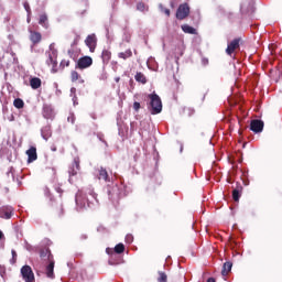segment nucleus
Segmentation results:
<instances>
[{
    "mask_svg": "<svg viewBox=\"0 0 282 282\" xmlns=\"http://www.w3.org/2000/svg\"><path fill=\"white\" fill-rule=\"evenodd\" d=\"M150 100V111L153 116L162 113V99L155 93L148 96Z\"/></svg>",
    "mask_w": 282,
    "mask_h": 282,
    "instance_id": "obj_1",
    "label": "nucleus"
},
{
    "mask_svg": "<svg viewBox=\"0 0 282 282\" xmlns=\"http://www.w3.org/2000/svg\"><path fill=\"white\" fill-rule=\"evenodd\" d=\"M191 14V7H188V3L180 4L176 10V19L178 21H184Z\"/></svg>",
    "mask_w": 282,
    "mask_h": 282,
    "instance_id": "obj_2",
    "label": "nucleus"
},
{
    "mask_svg": "<svg viewBox=\"0 0 282 282\" xmlns=\"http://www.w3.org/2000/svg\"><path fill=\"white\" fill-rule=\"evenodd\" d=\"M240 46H241V37L234 39L227 45L226 54H228V56H232V54H235V52H237V50H239Z\"/></svg>",
    "mask_w": 282,
    "mask_h": 282,
    "instance_id": "obj_3",
    "label": "nucleus"
},
{
    "mask_svg": "<svg viewBox=\"0 0 282 282\" xmlns=\"http://www.w3.org/2000/svg\"><path fill=\"white\" fill-rule=\"evenodd\" d=\"M91 65H94V59L90 56H84L77 61L76 69H87Z\"/></svg>",
    "mask_w": 282,
    "mask_h": 282,
    "instance_id": "obj_4",
    "label": "nucleus"
},
{
    "mask_svg": "<svg viewBox=\"0 0 282 282\" xmlns=\"http://www.w3.org/2000/svg\"><path fill=\"white\" fill-rule=\"evenodd\" d=\"M21 274H22V279L25 282H34V272L32 271V267L23 265L21 268Z\"/></svg>",
    "mask_w": 282,
    "mask_h": 282,
    "instance_id": "obj_5",
    "label": "nucleus"
},
{
    "mask_svg": "<svg viewBox=\"0 0 282 282\" xmlns=\"http://www.w3.org/2000/svg\"><path fill=\"white\" fill-rule=\"evenodd\" d=\"M98 43V40L96 39V34H90L85 40V45L89 48V52L94 53L96 52V45Z\"/></svg>",
    "mask_w": 282,
    "mask_h": 282,
    "instance_id": "obj_6",
    "label": "nucleus"
},
{
    "mask_svg": "<svg viewBox=\"0 0 282 282\" xmlns=\"http://www.w3.org/2000/svg\"><path fill=\"white\" fill-rule=\"evenodd\" d=\"M14 215V209L10 206L0 207V217L1 219H11Z\"/></svg>",
    "mask_w": 282,
    "mask_h": 282,
    "instance_id": "obj_7",
    "label": "nucleus"
},
{
    "mask_svg": "<svg viewBox=\"0 0 282 282\" xmlns=\"http://www.w3.org/2000/svg\"><path fill=\"white\" fill-rule=\"evenodd\" d=\"M264 123L262 120L253 119L250 123V129L253 131V133H261L263 131Z\"/></svg>",
    "mask_w": 282,
    "mask_h": 282,
    "instance_id": "obj_8",
    "label": "nucleus"
},
{
    "mask_svg": "<svg viewBox=\"0 0 282 282\" xmlns=\"http://www.w3.org/2000/svg\"><path fill=\"white\" fill-rule=\"evenodd\" d=\"M42 115L46 120L54 119V108H52V105L44 104Z\"/></svg>",
    "mask_w": 282,
    "mask_h": 282,
    "instance_id": "obj_9",
    "label": "nucleus"
},
{
    "mask_svg": "<svg viewBox=\"0 0 282 282\" xmlns=\"http://www.w3.org/2000/svg\"><path fill=\"white\" fill-rule=\"evenodd\" d=\"M40 257L42 261H47V263L50 261H54V254H52V251L50 250V248L41 249Z\"/></svg>",
    "mask_w": 282,
    "mask_h": 282,
    "instance_id": "obj_10",
    "label": "nucleus"
},
{
    "mask_svg": "<svg viewBox=\"0 0 282 282\" xmlns=\"http://www.w3.org/2000/svg\"><path fill=\"white\" fill-rule=\"evenodd\" d=\"M28 163L32 164V162H36L39 160V154L36 153V147H31L26 150Z\"/></svg>",
    "mask_w": 282,
    "mask_h": 282,
    "instance_id": "obj_11",
    "label": "nucleus"
},
{
    "mask_svg": "<svg viewBox=\"0 0 282 282\" xmlns=\"http://www.w3.org/2000/svg\"><path fill=\"white\" fill-rule=\"evenodd\" d=\"M53 206V215L54 217H57L58 219L61 217H63V215H65V209L63 208V204H58L56 203L55 205H52Z\"/></svg>",
    "mask_w": 282,
    "mask_h": 282,
    "instance_id": "obj_12",
    "label": "nucleus"
},
{
    "mask_svg": "<svg viewBox=\"0 0 282 282\" xmlns=\"http://www.w3.org/2000/svg\"><path fill=\"white\" fill-rule=\"evenodd\" d=\"M55 261L51 260L48 262V264H46L45 267V274L47 276V279H55L56 275H54V265H55Z\"/></svg>",
    "mask_w": 282,
    "mask_h": 282,
    "instance_id": "obj_13",
    "label": "nucleus"
},
{
    "mask_svg": "<svg viewBox=\"0 0 282 282\" xmlns=\"http://www.w3.org/2000/svg\"><path fill=\"white\" fill-rule=\"evenodd\" d=\"M98 180H104V182H111V177H109V172H107V169L100 167L97 170Z\"/></svg>",
    "mask_w": 282,
    "mask_h": 282,
    "instance_id": "obj_14",
    "label": "nucleus"
},
{
    "mask_svg": "<svg viewBox=\"0 0 282 282\" xmlns=\"http://www.w3.org/2000/svg\"><path fill=\"white\" fill-rule=\"evenodd\" d=\"M42 39H43V35H41L40 32L30 31V41L33 43V45H39Z\"/></svg>",
    "mask_w": 282,
    "mask_h": 282,
    "instance_id": "obj_15",
    "label": "nucleus"
},
{
    "mask_svg": "<svg viewBox=\"0 0 282 282\" xmlns=\"http://www.w3.org/2000/svg\"><path fill=\"white\" fill-rule=\"evenodd\" d=\"M46 64L48 66L52 67V73L56 74V72H58V69H56V67L58 66V62H56V58H54V56H52V54H48V58L46 59Z\"/></svg>",
    "mask_w": 282,
    "mask_h": 282,
    "instance_id": "obj_16",
    "label": "nucleus"
},
{
    "mask_svg": "<svg viewBox=\"0 0 282 282\" xmlns=\"http://www.w3.org/2000/svg\"><path fill=\"white\" fill-rule=\"evenodd\" d=\"M232 270V262L227 261L223 265L221 274L223 276H228V273Z\"/></svg>",
    "mask_w": 282,
    "mask_h": 282,
    "instance_id": "obj_17",
    "label": "nucleus"
},
{
    "mask_svg": "<svg viewBox=\"0 0 282 282\" xmlns=\"http://www.w3.org/2000/svg\"><path fill=\"white\" fill-rule=\"evenodd\" d=\"M42 85V82H41V78L39 77H32L30 79V86L33 88V89H39Z\"/></svg>",
    "mask_w": 282,
    "mask_h": 282,
    "instance_id": "obj_18",
    "label": "nucleus"
},
{
    "mask_svg": "<svg viewBox=\"0 0 282 282\" xmlns=\"http://www.w3.org/2000/svg\"><path fill=\"white\" fill-rule=\"evenodd\" d=\"M102 63H109L111 61V53L109 50H104L101 53Z\"/></svg>",
    "mask_w": 282,
    "mask_h": 282,
    "instance_id": "obj_19",
    "label": "nucleus"
},
{
    "mask_svg": "<svg viewBox=\"0 0 282 282\" xmlns=\"http://www.w3.org/2000/svg\"><path fill=\"white\" fill-rule=\"evenodd\" d=\"M183 32H185V34H195L196 30L195 28L188 25V24H183L182 26Z\"/></svg>",
    "mask_w": 282,
    "mask_h": 282,
    "instance_id": "obj_20",
    "label": "nucleus"
},
{
    "mask_svg": "<svg viewBox=\"0 0 282 282\" xmlns=\"http://www.w3.org/2000/svg\"><path fill=\"white\" fill-rule=\"evenodd\" d=\"M133 56V52L131 50H127L126 52L119 53V58H123V61H127V58H131Z\"/></svg>",
    "mask_w": 282,
    "mask_h": 282,
    "instance_id": "obj_21",
    "label": "nucleus"
},
{
    "mask_svg": "<svg viewBox=\"0 0 282 282\" xmlns=\"http://www.w3.org/2000/svg\"><path fill=\"white\" fill-rule=\"evenodd\" d=\"M137 83H142V85H147V77L142 73H137L134 76Z\"/></svg>",
    "mask_w": 282,
    "mask_h": 282,
    "instance_id": "obj_22",
    "label": "nucleus"
},
{
    "mask_svg": "<svg viewBox=\"0 0 282 282\" xmlns=\"http://www.w3.org/2000/svg\"><path fill=\"white\" fill-rule=\"evenodd\" d=\"M13 106L15 107V109H23V107H25V102L23 101V99L17 98L13 101Z\"/></svg>",
    "mask_w": 282,
    "mask_h": 282,
    "instance_id": "obj_23",
    "label": "nucleus"
},
{
    "mask_svg": "<svg viewBox=\"0 0 282 282\" xmlns=\"http://www.w3.org/2000/svg\"><path fill=\"white\" fill-rule=\"evenodd\" d=\"M39 24L42 25V28H47V14L43 13L40 15Z\"/></svg>",
    "mask_w": 282,
    "mask_h": 282,
    "instance_id": "obj_24",
    "label": "nucleus"
},
{
    "mask_svg": "<svg viewBox=\"0 0 282 282\" xmlns=\"http://www.w3.org/2000/svg\"><path fill=\"white\" fill-rule=\"evenodd\" d=\"M239 197H241V187H238V188L232 191L234 202H239Z\"/></svg>",
    "mask_w": 282,
    "mask_h": 282,
    "instance_id": "obj_25",
    "label": "nucleus"
},
{
    "mask_svg": "<svg viewBox=\"0 0 282 282\" xmlns=\"http://www.w3.org/2000/svg\"><path fill=\"white\" fill-rule=\"evenodd\" d=\"M113 250L116 254H122V252H124V243L120 242L116 245Z\"/></svg>",
    "mask_w": 282,
    "mask_h": 282,
    "instance_id": "obj_26",
    "label": "nucleus"
},
{
    "mask_svg": "<svg viewBox=\"0 0 282 282\" xmlns=\"http://www.w3.org/2000/svg\"><path fill=\"white\" fill-rule=\"evenodd\" d=\"M137 10H139V12H147L149 7H147L144 2H139L137 3Z\"/></svg>",
    "mask_w": 282,
    "mask_h": 282,
    "instance_id": "obj_27",
    "label": "nucleus"
},
{
    "mask_svg": "<svg viewBox=\"0 0 282 282\" xmlns=\"http://www.w3.org/2000/svg\"><path fill=\"white\" fill-rule=\"evenodd\" d=\"M80 78V74H78V72L76 70H72L70 72V80L72 83H76V80H78Z\"/></svg>",
    "mask_w": 282,
    "mask_h": 282,
    "instance_id": "obj_28",
    "label": "nucleus"
},
{
    "mask_svg": "<svg viewBox=\"0 0 282 282\" xmlns=\"http://www.w3.org/2000/svg\"><path fill=\"white\" fill-rule=\"evenodd\" d=\"M70 167L76 169L77 171H80V159L75 158Z\"/></svg>",
    "mask_w": 282,
    "mask_h": 282,
    "instance_id": "obj_29",
    "label": "nucleus"
},
{
    "mask_svg": "<svg viewBox=\"0 0 282 282\" xmlns=\"http://www.w3.org/2000/svg\"><path fill=\"white\" fill-rule=\"evenodd\" d=\"M167 280H169V276L164 272L159 271L158 282H167Z\"/></svg>",
    "mask_w": 282,
    "mask_h": 282,
    "instance_id": "obj_30",
    "label": "nucleus"
},
{
    "mask_svg": "<svg viewBox=\"0 0 282 282\" xmlns=\"http://www.w3.org/2000/svg\"><path fill=\"white\" fill-rule=\"evenodd\" d=\"M161 12H163V14L167 15V17H171V10L170 9H166L164 8V6L160 4L159 6Z\"/></svg>",
    "mask_w": 282,
    "mask_h": 282,
    "instance_id": "obj_31",
    "label": "nucleus"
},
{
    "mask_svg": "<svg viewBox=\"0 0 282 282\" xmlns=\"http://www.w3.org/2000/svg\"><path fill=\"white\" fill-rule=\"evenodd\" d=\"M43 191H44L45 197H48V199H51L52 202V192H50V187L45 186Z\"/></svg>",
    "mask_w": 282,
    "mask_h": 282,
    "instance_id": "obj_32",
    "label": "nucleus"
},
{
    "mask_svg": "<svg viewBox=\"0 0 282 282\" xmlns=\"http://www.w3.org/2000/svg\"><path fill=\"white\" fill-rule=\"evenodd\" d=\"M78 171L80 170H76V167H69L68 173L72 177H74L75 175H78Z\"/></svg>",
    "mask_w": 282,
    "mask_h": 282,
    "instance_id": "obj_33",
    "label": "nucleus"
},
{
    "mask_svg": "<svg viewBox=\"0 0 282 282\" xmlns=\"http://www.w3.org/2000/svg\"><path fill=\"white\" fill-rule=\"evenodd\" d=\"M224 17H226L227 19H232V17H235V13L234 12H231V11H225L224 12Z\"/></svg>",
    "mask_w": 282,
    "mask_h": 282,
    "instance_id": "obj_34",
    "label": "nucleus"
},
{
    "mask_svg": "<svg viewBox=\"0 0 282 282\" xmlns=\"http://www.w3.org/2000/svg\"><path fill=\"white\" fill-rule=\"evenodd\" d=\"M69 59H63L62 62H61V67H69Z\"/></svg>",
    "mask_w": 282,
    "mask_h": 282,
    "instance_id": "obj_35",
    "label": "nucleus"
},
{
    "mask_svg": "<svg viewBox=\"0 0 282 282\" xmlns=\"http://www.w3.org/2000/svg\"><path fill=\"white\" fill-rule=\"evenodd\" d=\"M126 241H127V243H133V236L132 235H127L126 236Z\"/></svg>",
    "mask_w": 282,
    "mask_h": 282,
    "instance_id": "obj_36",
    "label": "nucleus"
},
{
    "mask_svg": "<svg viewBox=\"0 0 282 282\" xmlns=\"http://www.w3.org/2000/svg\"><path fill=\"white\" fill-rule=\"evenodd\" d=\"M140 102H138V101H134L133 102V109H134V111H140Z\"/></svg>",
    "mask_w": 282,
    "mask_h": 282,
    "instance_id": "obj_37",
    "label": "nucleus"
},
{
    "mask_svg": "<svg viewBox=\"0 0 282 282\" xmlns=\"http://www.w3.org/2000/svg\"><path fill=\"white\" fill-rule=\"evenodd\" d=\"M12 263H17V251L12 250Z\"/></svg>",
    "mask_w": 282,
    "mask_h": 282,
    "instance_id": "obj_38",
    "label": "nucleus"
},
{
    "mask_svg": "<svg viewBox=\"0 0 282 282\" xmlns=\"http://www.w3.org/2000/svg\"><path fill=\"white\" fill-rule=\"evenodd\" d=\"M229 243L231 248H235V246H237V242L232 240V237H229Z\"/></svg>",
    "mask_w": 282,
    "mask_h": 282,
    "instance_id": "obj_39",
    "label": "nucleus"
},
{
    "mask_svg": "<svg viewBox=\"0 0 282 282\" xmlns=\"http://www.w3.org/2000/svg\"><path fill=\"white\" fill-rule=\"evenodd\" d=\"M79 239H80V241L87 240V239H88L87 234H82V235L79 236Z\"/></svg>",
    "mask_w": 282,
    "mask_h": 282,
    "instance_id": "obj_40",
    "label": "nucleus"
},
{
    "mask_svg": "<svg viewBox=\"0 0 282 282\" xmlns=\"http://www.w3.org/2000/svg\"><path fill=\"white\" fill-rule=\"evenodd\" d=\"M70 94H73L74 98H76V88L75 87L70 88Z\"/></svg>",
    "mask_w": 282,
    "mask_h": 282,
    "instance_id": "obj_41",
    "label": "nucleus"
},
{
    "mask_svg": "<svg viewBox=\"0 0 282 282\" xmlns=\"http://www.w3.org/2000/svg\"><path fill=\"white\" fill-rule=\"evenodd\" d=\"M202 63H203V65H208V58L204 57V58L202 59Z\"/></svg>",
    "mask_w": 282,
    "mask_h": 282,
    "instance_id": "obj_42",
    "label": "nucleus"
},
{
    "mask_svg": "<svg viewBox=\"0 0 282 282\" xmlns=\"http://www.w3.org/2000/svg\"><path fill=\"white\" fill-rule=\"evenodd\" d=\"M25 10H26V12L30 14V6H25Z\"/></svg>",
    "mask_w": 282,
    "mask_h": 282,
    "instance_id": "obj_43",
    "label": "nucleus"
},
{
    "mask_svg": "<svg viewBox=\"0 0 282 282\" xmlns=\"http://www.w3.org/2000/svg\"><path fill=\"white\" fill-rule=\"evenodd\" d=\"M207 282H215V278H209Z\"/></svg>",
    "mask_w": 282,
    "mask_h": 282,
    "instance_id": "obj_44",
    "label": "nucleus"
},
{
    "mask_svg": "<svg viewBox=\"0 0 282 282\" xmlns=\"http://www.w3.org/2000/svg\"><path fill=\"white\" fill-rule=\"evenodd\" d=\"M3 237V231L0 230V239Z\"/></svg>",
    "mask_w": 282,
    "mask_h": 282,
    "instance_id": "obj_45",
    "label": "nucleus"
},
{
    "mask_svg": "<svg viewBox=\"0 0 282 282\" xmlns=\"http://www.w3.org/2000/svg\"><path fill=\"white\" fill-rule=\"evenodd\" d=\"M110 250H111V249H109V248H108V249H106V251H107V253H108V254H110V252H109Z\"/></svg>",
    "mask_w": 282,
    "mask_h": 282,
    "instance_id": "obj_46",
    "label": "nucleus"
},
{
    "mask_svg": "<svg viewBox=\"0 0 282 282\" xmlns=\"http://www.w3.org/2000/svg\"><path fill=\"white\" fill-rule=\"evenodd\" d=\"M109 195H110V197H113V194H111V192H109Z\"/></svg>",
    "mask_w": 282,
    "mask_h": 282,
    "instance_id": "obj_47",
    "label": "nucleus"
},
{
    "mask_svg": "<svg viewBox=\"0 0 282 282\" xmlns=\"http://www.w3.org/2000/svg\"><path fill=\"white\" fill-rule=\"evenodd\" d=\"M109 195H110V197H113V194H111V192H109Z\"/></svg>",
    "mask_w": 282,
    "mask_h": 282,
    "instance_id": "obj_48",
    "label": "nucleus"
},
{
    "mask_svg": "<svg viewBox=\"0 0 282 282\" xmlns=\"http://www.w3.org/2000/svg\"><path fill=\"white\" fill-rule=\"evenodd\" d=\"M120 78H117L116 82L119 83Z\"/></svg>",
    "mask_w": 282,
    "mask_h": 282,
    "instance_id": "obj_49",
    "label": "nucleus"
},
{
    "mask_svg": "<svg viewBox=\"0 0 282 282\" xmlns=\"http://www.w3.org/2000/svg\"><path fill=\"white\" fill-rule=\"evenodd\" d=\"M115 191H118V186H115Z\"/></svg>",
    "mask_w": 282,
    "mask_h": 282,
    "instance_id": "obj_50",
    "label": "nucleus"
},
{
    "mask_svg": "<svg viewBox=\"0 0 282 282\" xmlns=\"http://www.w3.org/2000/svg\"><path fill=\"white\" fill-rule=\"evenodd\" d=\"M28 23H30V18H28Z\"/></svg>",
    "mask_w": 282,
    "mask_h": 282,
    "instance_id": "obj_51",
    "label": "nucleus"
},
{
    "mask_svg": "<svg viewBox=\"0 0 282 282\" xmlns=\"http://www.w3.org/2000/svg\"><path fill=\"white\" fill-rule=\"evenodd\" d=\"M53 173H56V170H53Z\"/></svg>",
    "mask_w": 282,
    "mask_h": 282,
    "instance_id": "obj_52",
    "label": "nucleus"
}]
</instances>
